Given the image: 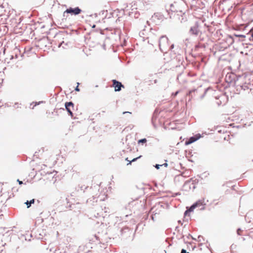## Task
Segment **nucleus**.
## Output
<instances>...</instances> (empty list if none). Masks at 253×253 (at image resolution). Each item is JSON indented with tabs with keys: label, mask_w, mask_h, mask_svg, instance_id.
<instances>
[{
	"label": "nucleus",
	"mask_w": 253,
	"mask_h": 253,
	"mask_svg": "<svg viewBox=\"0 0 253 253\" xmlns=\"http://www.w3.org/2000/svg\"><path fill=\"white\" fill-rule=\"evenodd\" d=\"M169 39L168 37L163 35L159 39V46L160 50L163 52H167V49L169 48Z\"/></svg>",
	"instance_id": "1"
},
{
	"label": "nucleus",
	"mask_w": 253,
	"mask_h": 253,
	"mask_svg": "<svg viewBox=\"0 0 253 253\" xmlns=\"http://www.w3.org/2000/svg\"><path fill=\"white\" fill-rule=\"evenodd\" d=\"M205 205L204 201L200 200L193 203L190 207H187L186 209L189 211V212H191L196 208L201 207L200 210L203 211L205 209Z\"/></svg>",
	"instance_id": "2"
},
{
	"label": "nucleus",
	"mask_w": 253,
	"mask_h": 253,
	"mask_svg": "<svg viewBox=\"0 0 253 253\" xmlns=\"http://www.w3.org/2000/svg\"><path fill=\"white\" fill-rule=\"evenodd\" d=\"M241 79V77H237L235 74H227L225 77V80L229 85L235 86L234 82L239 81Z\"/></svg>",
	"instance_id": "3"
},
{
	"label": "nucleus",
	"mask_w": 253,
	"mask_h": 253,
	"mask_svg": "<svg viewBox=\"0 0 253 253\" xmlns=\"http://www.w3.org/2000/svg\"><path fill=\"white\" fill-rule=\"evenodd\" d=\"M240 80L239 81L234 82L235 87L236 88V91H239V93L240 92L241 90H246L250 89V84H247V83H242L240 82Z\"/></svg>",
	"instance_id": "4"
},
{
	"label": "nucleus",
	"mask_w": 253,
	"mask_h": 253,
	"mask_svg": "<svg viewBox=\"0 0 253 253\" xmlns=\"http://www.w3.org/2000/svg\"><path fill=\"white\" fill-rule=\"evenodd\" d=\"M189 33L190 35L195 36H198L200 33L202 34V32L200 30L199 23L198 22H196L194 25L190 27Z\"/></svg>",
	"instance_id": "5"
},
{
	"label": "nucleus",
	"mask_w": 253,
	"mask_h": 253,
	"mask_svg": "<svg viewBox=\"0 0 253 253\" xmlns=\"http://www.w3.org/2000/svg\"><path fill=\"white\" fill-rule=\"evenodd\" d=\"M82 11V10L78 6L73 8L72 7H70L68 8H67L65 10V12H67V14H71V15H77L80 14Z\"/></svg>",
	"instance_id": "6"
},
{
	"label": "nucleus",
	"mask_w": 253,
	"mask_h": 253,
	"mask_svg": "<svg viewBox=\"0 0 253 253\" xmlns=\"http://www.w3.org/2000/svg\"><path fill=\"white\" fill-rule=\"evenodd\" d=\"M113 86L115 88V91H120L122 87H124V85L122 83L115 79L112 80Z\"/></svg>",
	"instance_id": "7"
},
{
	"label": "nucleus",
	"mask_w": 253,
	"mask_h": 253,
	"mask_svg": "<svg viewBox=\"0 0 253 253\" xmlns=\"http://www.w3.org/2000/svg\"><path fill=\"white\" fill-rule=\"evenodd\" d=\"M74 107V104L72 101L66 102L65 103V109H66V111H67L69 115H70L71 117H73V114L71 110V108H73Z\"/></svg>",
	"instance_id": "8"
},
{
	"label": "nucleus",
	"mask_w": 253,
	"mask_h": 253,
	"mask_svg": "<svg viewBox=\"0 0 253 253\" xmlns=\"http://www.w3.org/2000/svg\"><path fill=\"white\" fill-rule=\"evenodd\" d=\"M202 91H203L202 86L200 85V86H199L197 88H194V89L190 90L188 91L187 95H188L189 96L191 95L192 96V94L193 93H196L197 94H198L199 93H200Z\"/></svg>",
	"instance_id": "9"
},
{
	"label": "nucleus",
	"mask_w": 253,
	"mask_h": 253,
	"mask_svg": "<svg viewBox=\"0 0 253 253\" xmlns=\"http://www.w3.org/2000/svg\"><path fill=\"white\" fill-rule=\"evenodd\" d=\"M182 52V50L178 45L175 46V48L171 51V53H173L175 55H180Z\"/></svg>",
	"instance_id": "10"
},
{
	"label": "nucleus",
	"mask_w": 253,
	"mask_h": 253,
	"mask_svg": "<svg viewBox=\"0 0 253 253\" xmlns=\"http://www.w3.org/2000/svg\"><path fill=\"white\" fill-rule=\"evenodd\" d=\"M224 98H225V96L223 94H221L220 95L215 97V98L216 99L218 100V101L216 102V104L218 106H219L220 105H221L222 104V100Z\"/></svg>",
	"instance_id": "11"
},
{
	"label": "nucleus",
	"mask_w": 253,
	"mask_h": 253,
	"mask_svg": "<svg viewBox=\"0 0 253 253\" xmlns=\"http://www.w3.org/2000/svg\"><path fill=\"white\" fill-rule=\"evenodd\" d=\"M196 138L194 137V136L190 137L188 139L186 140L185 141V145H188L191 144V143L196 141Z\"/></svg>",
	"instance_id": "12"
},
{
	"label": "nucleus",
	"mask_w": 253,
	"mask_h": 253,
	"mask_svg": "<svg viewBox=\"0 0 253 253\" xmlns=\"http://www.w3.org/2000/svg\"><path fill=\"white\" fill-rule=\"evenodd\" d=\"M190 182L191 181L187 180L183 184V189L185 191H188L189 190L192 189V187H190Z\"/></svg>",
	"instance_id": "13"
},
{
	"label": "nucleus",
	"mask_w": 253,
	"mask_h": 253,
	"mask_svg": "<svg viewBox=\"0 0 253 253\" xmlns=\"http://www.w3.org/2000/svg\"><path fill=\"white\" fill-rule=\"evenodd\" d=\"M236 37L238 38H246L247 36L245 35H242V34H234L233 36L229 35V38L231 39L232 40V41L231 43H232L234 42V39L233 38V37Z\"/></svg>",
	"instance_id": "14"
},
{
	"label": "nucleus",
	"mask_w": 253,
	"mask_h": 253,
	"mask_svg": "<svg viewBox=\"0 0 253 253\" xmlns=\"http://www.w3.org/2000/svg\"><path fill=\"white\" fill-rule=\"evenodd\" d=\"M36 201V199H33L30 201L27 200L26 202L24 203V204L26 205L27 208H30L32 204H34Z\"/></svg>",
	"instance_id": "15"
},
{
	"label": "nucleus",
	"mask_w": 253,
	"mask_h": 253,
	"mask_svg": "<svg viewBox=\"0 0 253 253\" xmlns=\"http://www.w3.org/2000/svg\"><path fill=\"white\" fill-rule=\"evenodd\" d=\"M211 90V88L210 87H208L207 88H205L203 89V91H204V93L203 94H202L200 96V98L201 99H202L204 98V97H205V96L206 95V94L207 93V92Z\"/></svg>",
	"instance_id": "16"
},
{
	"label": "nucleus",
	"mask_w": 253,
	"mask_h": 253,
	"mask_svg": "<svg viewBox=\"0 0 253 253\" xmlns=\"http://www.w3.org/2000/svg\"><path fill=\"white\" fill-rule=\"evenodd\" d=\"M158 116L153 115H152V119H151V122L153 126L156 128V121L158 118Z\"/></svg>",
	"instance_id": "17"
},
{
	"label": "nucleus",
	"mask_w": 253,
	"mask_h": 253,
	"mask_svg": "<svg viewBox=\"0 0 253 253\" xmlns=\"http://www.w3.org/2000/svg\"><path fill=\"white\" fill-rule=\"evenodd\" d=\"M176 60L178 61L179 64H182L183 61V57L181 54L175 55Z\"/></svg>",
	"instance_id": "18"
},
{
	"label": "nucleus",
	"mask_w": 253,
	"mask_h": 253,
	"mask_svg": "<svg viewBox=\"0 0 253 253\" xmlns=\"http://www.w3.org/2000/svg\"><path fill=\"white\" fill-rule=\"evenodd\" d=\"M189 181H191L192 185V189H194L196 188L195 185L196 183L198 182V180L197 179H193V178H191Z\"/></svg>",
	"instance_id": "19"
},
{
	"label": "nucleus",
	"mask_w": 253,
	"mask_h": 253,
	"mask_svg": "<svg viewBox=\"0 0 253 253\" xmlns=\"http://www.w3.org/2000/svg\"><path fill=\"white\" fill-rule=\"evenodd\" d=\"M68 42L65 43L64 41H63L59 44L58 47H60L61 46H62L63 48L66 49L67 48V46H68Z\"/></svg>",
	"instance_id": "20"
},
{
	"label": "nucleus",
	"mask_w": 253,
	"mask_h": 253,
	"mask_svg": "<svg viewBox=\"0 0 253 253\" xmlns=\"http://www.w3.org/2000/svg\"><path fill=\"white\" fill-rule=\"evenodd\" d=\"M88 187V186H85L84 185L81 186L79 185V186L77 188H76V189L78 191L80 190L81 191H83V192H84L85 190Z\"/></svg>",
	"instance_id": "21"
},
{
	"label": "nucleus",
	"mask_w": 253,
	"mask_h": 253,
	"mask_svg": "<svg viewBox=\"0 0 253 253\" xmlns=\"http://www.w3.org/2000/svg\"><path fill=\"white\" fill-rule=\"evenodd\" d=\"M146 142H147V139L145 138H142V139H139L138 140V143L141 144L142 145L146 143Z\"/></svg>",
	"instance_id": "22"
},
{
	"label": "nucleus",
	"mask_w": 253,
	"mask_h": 253,
	"mask_svg": "<svg viewBox=\"0 0 253 253\" xmlns=\"http://www.w3.org/2000/svg\"><path fill=\"white\" fill-rule=\"evenodd\" d=\"M141 157H142V156L140 155L136 158H133L131 161H129V163L127 164V165L128 166L129 165H130L132 162H134L136 161L138 159H139Z\"/></svg>",
	"instance_id": "23"
},
{
	"label": "nucleus",
	"mask_w": 253,
	"mask_h": 253,
	"mask_svg": "<svg viewBox=\"0 0 253 253\" xmlns=\"http://www.w3.org/2000/svg\"><path fill=\"white\" fill-rule=\"evenodd\" d=\"M174 44L173 43L170 44V45H169V48L167 49V51H172V50L175 48Z\"/></svg>",
	"instance_id": "24"
},
{
	"label": "nucleus",
	"mask_w": 253,
	"mask_h": 253,
	"mask_svg": "<svg viewBox=\"0 0 253 253\" xmlns=\"http://www.w3.org/2000/svg\"><path fill=\"white\" fill-rule=\"evenodd\" d=\"M126 230H128V227H124L121 229V235H123Z\"/></svg>",
	"instance_id": "25"
},
{
	"label": "nucleus",
	"mask_w": 253,
	"mask_h": 253,
	"mask_svg": "<svg viewBox=\"0 0 253 253\" xmlns=\"http://www.w3.org/2000/svg\"><path fill=\"white\" fill-rule=\"evenodd\" d=\"M204 40H205L204 37L202 36V34H200V35H199V42H203L204 41Z\"/></svg>",
	"instance_id": "26"
},
{
	"label": "nucleus",
	"mask_w": 253,
	"mask_h": 253,
	"mask_svg": "<svg viewBox=\"0 0 253 253\" xmlns=\"http://www.w3.org/2000/svg\"><path fill=\"white\" fill-rule=\"evenodd\" d=\"M160 113V112L159 111V110L158 109H156L154 111V112H153V115H157V116H158L159 114Z\"/></svg>",
	"instance_id": "27"
},
{
	"label": "nucleus",
	"mask_w": 253,
	"mask_h": 253,
	"mask_svg": "<svg viewBox=\"0 0 253 253\" xmlns=\"http://www.w3.org/2000/svg\"><path fill=\"white\" fill-rule=\"evenodd\" d=\"M194 137L196 138V140H198L202 137V135L200 133H198L194 135Z\"/></svg>",
	"instance_id": "28"
},
{
	"label": "nucleus",
	"mask_w": 253,
	"mask_h": 253,
	"mask_svg": "<svg viewBox=\"0 0 253 253\" xmlns=\"http://www.w3.org/2000/svg\"><path fill=\"white\" fill-rule=\"evenodd\" d=\"M163 165H160V164H156L154 166V167L157 169H159L161 167H162Z\"/></svg>",
	"instance_id": "29"
},
{
	"label": "nucleus",
	"mask_w": 253,
	"mask_h": 253,
	"mask_svg": "<svg viewBox=\"0 0 253 253\" xmlns=\"http://www.w3.org/2000/svg\"><path fill=\"white\" fill-rule=\"evenodd\" d=\"M190 213V212H189V211H188V210L186 209V210L184 211V215L185 216L187 215L189 216Z\"/></svg>",
	"instance_id": "30"
},
{
	"label": "nucleus",
	"mask_w": 253,
	"mask_h": 253,
	"mask_svg": "<svg viewBox=\"0 0 253 253\" xmlns=\"http://www.w3.org/2000/svg\"><path fill=\"white\" fill-rule=\"evenodd\" d=\"M248 40L250 41H253V32L252 33L250 37L248 38Z\"/></svg>",
	"instance_id": "31"
},
{
	"label": "nucleus",
	"mask_w": 253,
	"mask_h": 253,
	"mask_svg": "<svg viewBox=\"0 0 253 253\" xmlns=\"http://www.w3.org/2000/svg\"><path fill=\"white\" fill-rule=\"evenodd\" d=\"M242 231L241 229L240 228H239L237 229V234L238 235H241V234L240 233V232Z\"/></svg>",
	"instance_id": "32"
},
{
	"label": "nucleus",
	"mask_w": 253,
	"mask_h": 253,
	"mask_svg": "<svg viewBox=\"0 0 253 253\" xmlns=\"http://www.w3.org/2000/svg\"><path fill=\"white\" fill-rule=\"evenodd\" d=\"M77 84H78V85L75 87V90L76 91H79L80 90V88H79V87L78 86V85H79V83H78Z\"/></svg>",
	"instance_id": "33"
},
{
	"label": "nucleus",
	"mask_w": 253,
	"mask_h": 253,
	"mask_svg": "<svg viewBox=\"0 0 253 253\" xmlns=\"http://www.w3.org/2000/svg\"><path fill=\"white\" fill-rule=\"evenodd\" d=\"M201 239H203V237L201 235H199L198 237V240L199 242L201 241Z\"/></svg>",
	"instance_id": "34"
},
{
	"label": "nucleus",
	"mask_w": 253,
	"mask_h": 253,
	"mask_svg": "<svg viewBox=\"0 0 253 253\" xmlns=\"http://www.w3.org/2000/svg\"><path fill=\"white\" fill-rule=\"evenodd\" d=\"M180 253H190L187 252L186 250L182 249Z\"/></svg>",
	"instance_id": "35"
},
{
	"label": "nucleus",
	"mask_w": 253,
	"mask_h": 253,
	"mask_svg": "<svg viewBox=\"0 0 253 253\" xmlns=\"http://www.w3.org/2000/svg\"><path fill=\"white\" fill-rule=\"evenodd\" d=\"M166 161V163H165L164 164H162V165H163V166H164L165 167H167L168 166V164L167 163V160H165Z\"/></svg>",
	"instance_id": "36"
},
{
	"label": "nucleus",
	"mask_w": 253,
	"mask_h": 253,
	"mask_svg": "<svg viewBox=\"0 0 253 253\" xmlns=\"http://www.w3.org/2000/svg\"><path fill=\"white\" fill-rule=\"evenodd\" d=\"M199 45L200 46V47H206V45L205 44H201L200 42L199 43Z\"/></svg>",
	"instance_id": "37"
},
{
	"label": "nucleus",
	"mask_w": 253,
	"mask_h": 253,
	"mask_svg": "<svg viewBox=\"0 0 253 253\" xmlns=\"http://www.w3.org/2000/svg\"><path fill=\"white\" fill-rule=\"evenodd\" d=\"M17 182L19 183V184L20 185H21L22 184H23V182H22V181L19 180V179H18L17 180Z\"/></svg>",
	"instance_id": "38"
},
{
	"label": "nucleus",
	"mask_w": 253,
	"mask_h": 253,
	"mask_svg": "<svg viewBox=\"0 0 253 253\" xmlns=\"http://www.w3.org/2000/svg\"><path fill=\"white\" fill-rule=\"evenodd\" d=\"M126 113H127V114H131V112H128V111H126V112H124L123 113V114H126Z\"/></svg>",
	"instance_id": "39"
},
{
	"label": "nucleus",
	"mask_w": 253,
	"mask_h": 253,
	"mask_svg": "<svg viewBox=\"0 0 253 253\" xmlns=\"http://www.w3.org/2000/svg\"><path fill=\"white\" fill-rule=\"evenodd\" d=\"M178 228H179L178 226H176V227H175V231H179V229H178Z\"/></svg>",
	"instance_id": "40"
},
{
	"label": "nucleus",
	"mask_w": 253,
	"mask_h": 253,
	"mask_svg": "<svg viewBox=\"0 0 253 253\" xmlns=\"http://www.w3.org/2000/svg\"><path fill=\"white\" fill-rule=\"evenodd\" d=\"M66 13H67V12H65V11L63 12V17H65L66 16Z\"/></svg>",
	"instance_id": "41"
},
{
	"label": "nucleus",
	"mask_w": 253,
	"mask_h": 253,
	"mask_svg": "<svg viewBox=\"0 0 253 253\" xmlns=\"http://www.w3.org/2000/svg\"><path fill=\"white\" fill-rule=\"evenodd\" d=\"M191 236H192L189 234L188 235V236L187 237V238L188 239H189V238H190V237H191Z\"/></svg>",
	"instance_id": "42"
},
{
	"label": "nucleus",
	"mask_w": 253,
	"mask_h": 253,
	"mask_svg": "<svg viewBox=\"0 0 253 253\" xmlns=\"http://www.w3.org/2000/svg\"><path fill=\"white\" fill-rule=\"evenodd\" d=\"M19 247H17L16 248V252H18V250L19 249Z\"/></svg>",
	"instance_id": "43"
},
{
	"label": "nucleus",
	"mask_w": 253,
	"mask_h": 253,
	"mask_svg": "<svg viewBox=\"0 0 253 253\" xmlns=\"http://www.w3.org/2000/svg\"><path fill=\"white\" fill-rule=\"evenodd\" d=\"M251 32H252V33L253 32V27L251 28Z\"/></svg>",
	"instance_id": "44"
},
{
	"label": "nucleus",
	"mask_w": 253,
	"mask_h": 253,
	"mask_svg": "<svg viewBox=\"0 0 253 253\" xmlns=\"http://www.w3.org/2000/svg\"><path fill=\"white\" fill-rule=\"evenodd\" d=\"M191 238H192V239L194 240H196V239L195 238L193 237L192 236H191Z\"/></svg>",
	"instance_id": "45"
},
{
	"label": "nucleus",
	"mask_w": 253,
	"mask_h": 253,
	"mask_svg": "<svg viewBox=\"0 0 253 253\" xmlns=\"http://www.w3.org/2000/svg\"><path fill=\"white\" fill-rule=\"evenodd\" d=\"M125 160L128 162L129 161L128 159V158H126Z\"/></svg>",
	"instance_id": "46"
},
{
	"label": "nucleus",
	"mask_w": 253,
	"mask_h": 253,
	"mask_svg": "<svg viewBox=\"0 0 253 253\" xmlns=\"http://www.w3.org/2000/svg\"><path fill=\"white\" fill-rule=\"evenodd\" d=\"M41 103V102H39V103H37V104L35 105V106H36L37 105L39 104H40V103Z\"/></svg>",
	"instance_id": "47"
},
{
	"label": "nucleus",
	"mask_w": 253,
	"mask_h": 253,
	"mask_svg": "<svg viewBox=\"0 0 253 253\" xmlns=\"http://www.w3.org/2000/svg\"><path fill=\"white\" fill-rule=\"evenodd\" d=\"M95 26H95V25H93L92 26V28H95Z\"/></svg>",
	"instance_id": "48"
},
{
	"label": "nucleus",
	"mask_w": 253,
	"mask_h": 253,
	"mask_svg": "<svg viewBox=\"0 0 253 253\" xmlns=\"http://www.w3.org/2000/svg\"><path fill=\"white\" fill-rule=\"evenodd\" d=\"M190 187H191L192 188V183L190 182Z\"/></svg>",
	"instance_id": "49"
},
{
	"label": "nucleus",
	"mask_w": 253,
	"mask_h": 253,
	"mask_svg": "<svg viewBox=\"0 0 253 253\" xmlns=\"http://www.w3.org/2000/svg\"><path fill=\"white\" fill-rule=\"evenodd\" d=\"M103 47L104 48H105V44H103Z\"/></svg>",
	"instance_id": "50"
},
{
	"label": "nucleus",
	"mask_w": 253,
	"mask_h": 253,
	"mask_svg": "<svg viewBox=\"0 0 253 253\" xmlns=\"http://www.w3.org/2000/svg\"><path fill=\"white\" fill-rule=\"evenodd\" d=\"M192 248L193 250H194V249L196 248V247H195V246H194V247H192Z\"/></svg>",
	"instance_id": "51"
},
{
	"label": "nucleus",
	"mask_w": 253,
	"mask_h": 253,
	"mask_svg": "<svg viewBox=\"0 0 253 253\" xmlns=\"http://www.w3.org/2000/svg\"><path fill=\"white\" fill-rule=\"evenodd\" d=\"M0 253H3V251H2V250H1V251H0Z\"/></svg>",
	"instance_id": "52"
},
{
	"label": "nucleus",
	"mask_w": 253,
	"mask_h": 253,
	"mask_svg": "<svg viewBox=\"0 0 253 253\" xmlns=\"http://www.w3.org/2000/svg\"><path fill=\"white\" fill-rule=\"evenodd\" d=\"M60 110H62L63 111H64V108H60Z\"/></svg>",
	"instance_id": "53"
},
{
	"label": "nucleus",
	"mask_w": 253,
	"mask_h": 253,
	"mask_svg": "<svg viewBox=\"0 0 253 253\" xmlns=\"http://www.w3.org/2000/svg\"><path fill=\"white\" fill-rule=\"evenodd\" d=\"M95 237L96 238V239H97L98 237L96 235H95Z\"/></svg>",
	"instance_id": "54"
},
{
	"label": "nucleus",
	"mask_w": 253,
	"mask_h": 253,
	"mask_svg": "<svg viewBox=\"0 0 253 253\" xmlns=\"http://www.w3.org/2000/svg\"><path fill=\"white\" fill-rule=\"evenodd\" d=\"M13 59V56H11V58H10V59Z\"/></svg>",
	"instance_id": "55"
},
{
	"label": "nucleus",
	"mask_w": 253,
	"mask_h": 253,
	"mask_svg": "<svg viewBox=\"0 0 253 253\" xmlns=\"http://www.w3.org/2000/svg\"><path fill=\"white\" fill-rule=\"evenodd\" d=\"M173 6V4H170V7H172Z\"/></svg>",
	"instance_id": "56"
},
{
	"label": "nucleus",
	"mask_w": 253,
	"mask_h": 253,
	"mask_svg": "<svg viewBox=\"0 0 253 253\" xmlns=\"http://www.w3.org/2000/svg\"><path fill=\"white\" fill-rule=\"evenodd\" d=\"M37 152H35L34 156H36Z\"/></svg>",
	"instance_id": "57"
},
{
	"label": "nucleus",
	"mask_w": 253,
	"mask_h": 253,
	"mask_svg": "<svg viewBox=\"0 0 253 253\" xmlns=\"http://www.w3.org/2000/svg\"><path fill=\"white\" fill-rule=\"evenodd\" d=\"M178 222H179V223H181L180 220H179V221H178Z\"/></svg>",
	"instance_id": "58"
},
{
	"label": "nucleus",
	"mask_w": 253,
	"mask_h": 253,
	"mask_svg": "<svg viewBox=\"0 0 253 253\" xmlns=\"http://www.w3.org/2000/svg\"><path fill=\"white\" fill-rule=\"evenodd\" d=\"M165 253H166V251H165Z\"/></svg>",
	"instance_id": "59"
}]
</instances>
